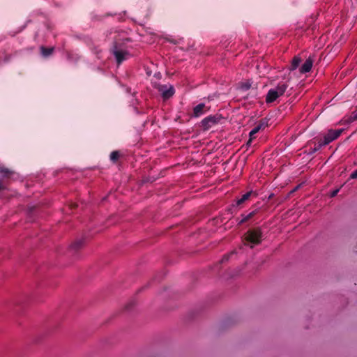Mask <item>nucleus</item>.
Returning a JSON list of instances; mask_svg holds the SVG:
<instances>
[{
  "label": "nucleus",
  "mask_w": 357,
  "mask_h": 357,
  "mask_svg": "<svg viewBox=\"0 0 357 357\" xmlns=\"http://www.w3.org/2000/svg\"><path fill=\"white\" fill-rule=\"evenodd\" d=\"M338 191H339V190H338V189H337V190H334V191L331 193V197H335V196L337 194Z\"/></svg>",
  "instance_id": "obj_20"
},
{
  "label": "nucleus",
  "mask_w": 357,
  "mask_h": 357,
  "mask_svg": "<svg viewBox=\"0 0 357 357\" xmlns=\"http://www.w3.org/2000/svg\"><path fill=\"white\" fill-rule=\"evenodd\" d=\"M313 64V60L311 58H308L300 68L301 73H305L310 71Z\"/></svg>",
  "instance_id": "obj_7"
},
{
  "label": "nucleus",
  "mask_w": 357,
  "mask_h": 357,
  "mask_svg": "<svg viewBox=\"0 0 357 357\" xmlns=\"http://www.w3.org/2000/svg\"><path fill=\"white\" fill-rule=\"evenodd\" d=\"M119 153L118 151H113L110 154V159L112 161H116L119 158Z\"/></svg>",
  "instance_id": "obj_15"
},
{
  "label": "nucleus",
  "mask_w": 357,
  "mask_h": 357,
  "mask_svg": "<svg viewBox=\"0 0 357 357\" xmlns=\"http://www.w3.org/2000/svg\"><path fill=\"white\" fill-rule=\"evenodd\" d=\"M218 121V118L215 116H210L204 119L202 121V126L204 129L208 130Z\"/></svg>",
  "instance_id": "obj_6"
},
{
  "label": "nucleus",
  "mask_w": 357,
  "mask_h": 357,
  "mask_svg": "<svg viewBox=\"0 0 357 357\" xmlns=\"http://www.w3.org/2000/svg\"><path fill=\"white\" fill-rule=\"evenodd\" d=\"M82 241H77L75 242V243L73 244V247L75 248H77L82 245Z\"/></svg>",
  "instance_id": "obj_18"
},
{
  "label": "nucleus",
  "mask_w": 357,
  "mask_h": 357,
  "mask_svg": "<svg viewBox=\"0 0 357 357\" xmlns=\"http://www.w3.org/2000/svg\"><path fill=\"white\" fill-rule=\"evenodd\" d=\"M206 106L204 103H200L195 107L193 109L194 116L198 117L205 112Z\"/></svg>",
  "instance_id": "obj_9"
},
{
  "label": "nucleus",
  "mask_w": 357,
  "mask_h": 357,
  "mask_svg": "<svg viewBox=\"0 0 357 357\" xmlns=\"http://www.w3.org/2000/svg\"><path fill=\"white\" fill-rule=\"evenodd\" d=\"M3 188L2 183L0 182V190Z\"/></svg>",
  "instance_id": "obj_21"
},
{
  "label": "nucleus",
  "mask_w": 357,
  "mask_h": 357,
  "mask_svg": "<svg viewBox=\"0 0 357 357\" xmlns=\"http://www.w3.org/2000/svg\"><path fill=\"white\" fill-rule=\"evenodd\" d=\"M250 86H251V84H250V81H246V82L241 84L240 89L242 91H247L250 88Z\"/></svg>",
  "instance_id": "obj_14"
},
{
  "label": "nucleus",
  "mask_w": 357,
  "mask_h": 357,
  "mask_svg": "<svg viewBox=\"0 0 357 357\" xmlns=\"http://www.w3.org/2000/svg\"><path fill=\"white\" fill-rule=\"evenodd\" d=\"M113 54L119 65L131 56V54L127 50L118 47L117 46L114 47Z\"/></svg>",
  "instance_id": "obj_3"
},
{
  "label": "nucleus",
  "mask_w": 357,
  "mask_h": 357,
  "mask_svg": "<svg viewBox=\"0 0 357 357\" xmlns=\"http://www.w3.org/2000/svg\"><path fill=\"white\" fill-rule=\"evenodd\" d=\"M253 194V192L252 191H250V192H246L245 194H244L241 198L238 199L237 201H236V206H240L241 204H242L243 203H244L245 201L248 200L249 198L250 197V196Z\"/></svg>",
  "instance_id": "obj_10"
},
{
  "label": "nucleus",
  "mask_w": 357,
  "mask_h": 357,
  "mask_svg": "<svg viewBox=\"0 0 357 357\" xmlns=\"http://www.w3.org/2000/svg\"><path fill=\"white\" fill-rule=\"evenodd\" d=\"M301 61V58H299L298 56H295L292 60L289 70H294L295 69H296L297 67L299 66Z\"/></svg>",
  "instance_id": "obj_11"
},
{
  "label": "nucleus",
  "mask_w": 357,
  "mask_h": 357,
  "mask_svg": "<svg viewBox=\"0 0 357 357\" xmlns=\"http://www.w3.org/2000/svg\"><path fill=\"white\" fill-rule=\"evenodd\" d=\"M244 240L252 245L260 243L261 240V232L259 229L249 230L244 236Z\"/></svg>",
  "instance_id": "obj_2"
},
{
  "label": "nucleus",
  "mask_w": 357,
  "mask_h": 357,
  "mask_svg": "<svg viewBox=\"0 0 357 357\" xmlns=\"http://www.w3.org/2000/svg\"><path fill=\"white\" fill-rule=\"evenodd\" d=\"M53 50V48H45L44 47H41V53L44 56H47L52 53Z\"/></svg>",
  "instance_id": "obj_13"
},
{
  "label": "nucleus",
  "mask_w": 357,
  "mask_h": 357,
  "mask_svg": "<svg viewBox=\"0 0 357 357\" xmlns=\"http://www.w3.org/2000/svg\"><path fill=\"white\" fill-rule=\"evenodd\" d=\"M342 132V129H338V130H330L326 134L324 138V142L321 143V145H326L333 140L336 139Z\"/></svg>",
  "instance_id": "obj_4"
},
{
  "label": "nucleus",
  "mask_w": 357,
  "mask_h": 357,
  "mask_svg": "<svg viewBox=\"0 0 357 357\" xmlns=\"http://www.w3.org/2000/svg\"><path fill=\"white\" fill-rule=\"evenodd\" d=\"M350 178H357V169L355 170L350 176Z\"/></svg>",
  "instance_id": "obj_19"
},
{
  "label": "nucleus",
  "mask_w": 357,
  "mask_h": 357,
  "mask_svg": "<svg viewBox=\"0 0 357 357\" xmlns=\"http://www.w3.org/2000/svg\"><path fill=\"white\" fill-rule=\"evenodd\" d=\"M10 172L9 169L4 168L3 167H0V173L1 174H3V175H6V174H8Z\"/></svg>",
  "instance_id": "obj_16"
},
{
  "label": "nucleus",
  "mask_w": 357,
  "mask_h": 357,
  "mask_svg": "<svg viewBox=\"0 0 357 357\" xmlns=\"http://www.w3.org/2000/svg\"><path fill=\"white\" fill-rule=\"evenodd\" d=\"M288 86V80L280 82L277 86L269 89L266 96V102L272 103L275 102L278 98L284 95Z\"/></svg>",
  "instance_id": "obj_1"
},
{
  "label": "nucleus",
  "mask_w": 357,
  "mask_h": 357,
  "mask_svg": "<svg viewBox=\"0 0 357 357\" xmlns=\"http://www.w3.org/2000/svg\"><path fill=\"white\" fill-rule=\"evenodd\" d=\"M356 120H357V111L354 112L349 117L350 121H354Z\"/></svg>",
  "instance_id": "obj_17"
},
{
  "label": "nucleus",
  "mask_w": 357,
  "mask_h": 357,
  "mask_svg": "<svg viewBox=\"0 0 357 357\" xmlns=\"http://www.w3.org/2000/svg\"><path fill=\"white\" fill-rule=\"evenodd\" d=\"M158 91L164 99H168L174 94V89L171 84L160 85L158 86Z\"/></svg>",
  "instance_id": "obj_5"
},
{
  "label": "nucleus",
  "mask_w": 357,
  "mask_h": 357,
  "mask_svg": "<svg viewBox=\"0 0 357 357\" xmlns=\"http://www.w3.org/2000/svg\"><path fill=\"white\" fill-rule=\"evenodd\" d=\"M255 214V211L250 212L248 214L246 215H242V219L239 220V224H243L247 220H248L250 218H251Z\"/></svg>",
  "instance_id": "obj_12"
},
{
  "label": "nucleus",
  "mask_w": 357,
  "mask_h": 357,
  "mask_svg": "<svg viewBox=\"0 0 357 357\" xmlns=\"http://www.w3.org/2000/svg\"><path fill=\"white\" fill-rule=\"evenodd\" d=\"M262 127H264L262 123L259 124L250 132V139L247 142V146H250L252 141L256 138V134L261 129Z\"/></svg>",
  "instance_id": "obj_8"
}]
</instances>
